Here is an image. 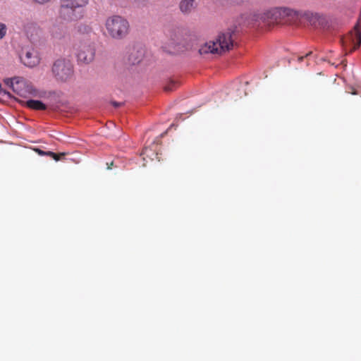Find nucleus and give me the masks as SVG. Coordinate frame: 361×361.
<instances>
[{"mask_svg":"<svg viewBox=\"0 0 361 361\" xmlns=\"http://www.w3.org/2000/svg\"><path fill=\"white\" fill-rule=\"evenodd\" d=\"M23 30L29 39L35 42L43 36V29L35 21L27 19L23 24Z\"/></svg>","mask_w":361,"mask_h":361,"instance_id":"nucleus-7","label":"nucleus"},{"mask_svg":"<svg viewBox=\"0 0 361 361\" xmlns=\"http://www.w3.org/2000/svg\"><path fill=\"white\" fill-rule=\"evenodd\" d=\"M350 38L354 43V49L359 47L361 44V32L358 25H356L354 30L350 32Z\"/></svg>","mask_w":361,"mask_h":361,"instance_id":"nucleus-11","label":"nucleus"},{"mask_svg":"<svg viewBox=\"0 0 361 361\" xmlns=\"http://www.w3.org/2000/svg\"><path fill=\"white\" fill-rule=\"evenodd\" d=\"M95 49L93 45L88 42H80L77 48V59L80 63L88 64L94 58Z\"/></svg>","mask_w":361,"mask_h":361,"instance_id":"nucleus-6","label":"nucleus"},{"mask_svg":"<svg viewBox=\"0 0 361 361\" xmlns=\"http://www.w3.org/2000/svg\"><path fill=\"white\" fill-rule=\"evenodd\" d=\"M305 56H301L298 59L299 61H302Z\"/></svg>","mask_w":361,"mask_h":361,"instance_id":"nucleus-22","label":"nucleus"},{"mask_svg":"<svg viewBox=\"0 0 361 361\" xmlns=\"http://www.w3.org/2000/svg\"><path fill=\"white\" fill-rule=\"evenodd\" d=\"M8 82H11V83L13 85V81H12V80H11L8 79Z\"/></svg>","mask_w":361,"mask_h":361,"instance_id":"nucleus-23","label":"nucleus"},{"mask_svg":"<svg viewBox=\"0 0 361 361\" xmlns=\"http://www.w3.org/2000/svg\"><path fill=\"white\" fill-rule=\"evenodd\" d=\"M178 87V83L174 80H170L165 86L164 90L166 92L173 91Z\"/></svg>","mask_w":361,"mask_h":361,"instance_id":"nucleus-13","label":"nucleus"},{"mask_svg":"<svg viewBox=\"0 0 361 361\" xmlns=\"http://www.w3.org/2000/svg\"><path fill=\"white\" fill-rule=\"evenodd\" d=\"M107 165H108L107 169H111V166H113V162H111L110 164H107Z\"/></svg>","mask_w":361,"mask_h":361,"instance_id":"nucleus-20","label":"nucleus"},{"mask_svg":"<svg viewBox=\"0 0 361 361\" xmlns=\"http://www.w3.org/2000/svg\"><path fill=\"white\" fill-rule=\"evenodd\" d=\"M90 0H60L59 17L67 22L76 21L83 16V10Z\"/></svg>","mask_w":361,"mask_h":361,"instance_id":"nucleus-2","label":"nucleus"},{"mask_svg":"<svg viewBox=\"0 0 361 361\" xmlns=\"http://www.w3.org/2000/svg\"><path fill=\"white\" fill-rule=\"evenodd\" d=\"M196 7L195 0H181L179 4V8L184 14L190 13Z\"/></svg>","mask_w":361,"mask_h":361,"instance_id":"nucleus-10","label":"nucleus"},{"mask_svg":"<svg viewBox=\"0 0 361 361\" xmlns=\"http://www.w3.org/2000/svg\"><path fill=\"white\" fill-rule=\"evenodd\" d=\"M297 12L289 8H275L264 13L261 19L267 23L287 22L289 18H294Z\"/></svg>","mask_w":361,"mask_h":361,"instance_id":"nucleus-5","label":"nucleus"},{"mask_svg":"<svg viewBox=\"0 0 361 361\" xmlns=\"http://www.w3.org/2000/svg\"><path fill=\"white\" fill-rule=\"evenodd\" d=\"M24 64L29 67L35 66L39 63V59L32 51H26L21 57Z\"/></svg>","mask_w":361,"mask_h":361,"instance_id":"nucleus-9","label":"nucleus"},{"mask_svg":"<svg viewBox=\"0 0 361 361\" xmlns=\"http://www.w3.org/2000/svg\"><path fill=\"white\" fill-rule=\"evenodd\" d=\"M54 78L59 82H67L73 75V65L71 60L60 58L56 60L51 68Z\"/></svg>","mask_w":361,"mask_h":361,"instance_id":"nucleus-4","label":"nucleus"},{"mask_svg":"<svg viewBox=\"0 0 361 361\" xmlns=\"http://www.w3.org/2000/svg\"><path fill=\"white\" fill-rule=\"evenodd\" d=\"M235 35V28L233 27L221 32L215 41H210L202 46L200 53L201 54L208 53L221 54L228 51L233 47Z\"/></svg>","mask_w":361,"mask_h":361,"instance_id":"nucleus-1","label":"nucleus"},{"mask_svg":"<svg viewBox=\"0 0 361 361\" xmlns=\"http://www.w3.org/2000/svg\"><path fill=\"white\" fill-rule=\"evenodd\" d=\"M104 27L106 35L114 39H123L130 32L128 20L119 15H112L106 18Z\"/></svg>","mask_w":361,"mask_h":361,"instance_id":"nucleus-3","label":"nucleus"},{"mask_svg":"<svg viewBox=\"0 0 361 361\" xmlns=\"http://www.w3.org/2000/svg\"><path fill=\"white\" fill-rule=\"evenodd\" d=\"M6 25L4 23L0 22V39H3L6 36Z\"/></svg>","mask_w":361,"mask_h":361,"instance_id":"nucleus-16","label":"nucleus"},{"mask_svg":"<svg viewBox=\"0 0 361 361\" xmlns=\"http://www.w3.org/2000/svg\"><path fill=\"white\" fill-rule=\"evenodd\" d=\"M36 4H47L49 1H51V0H32Z\"/></svg>","mask_w":361,"mask_h":361,"instance_id":"nucleus-17","label":"nucleus"},{"mask_svg":"<svg viewBox=\"0 0 361 361\" xmlns=\"http://www.w3.org/2000/svg\"><path fill=\"white\" fill-rule=\"evenodd\" d=\"M311 54H312V52H311V51H310V52H309V53H307V54L305 55V57L308 56H309V55H310Z\"/></svg>","mask_w":361,"mask_h":361,"instance_id":"nucleus-21","label":"nucleus"},{"mask_svg":"<svg viewBox=\"0 0 361 361\" xmlns=\"http://www.w3.org/2000/svg\"><path fill=\"white\" fill-rule=\"evenodd\" d=\"M26 106L34 110H45L47 106L39 100L30 99L26 102Z\"/></svg>","mask_w":361,"mask_h":361,"instance_id":"nucleus-12","label":"nucleus"},{"mask_svg":"<svg viewBox=\"0 0 361 361\" xmlns=\"http://www.w3.org/2000/svg\"><path fill=\"white\" fill-rule=\"evenodd\" d=\"M35 151L39 154V155H41V156H43V155H47V153H48V152H44V151H42V149H35Z\"/></svg>","mask_w":361,"mask_h":361,"instance_id":"nucleus-18","label":"nucleus"},{"mask_svg":"<svg viewBox=\"0 0 361 361\" xmlns=\"http://www.w3.org/2000/svg\"><path fill=\"white\" fill-rule=\"evenodd\" d=\"M50 36L54 39H60L65 35L64 27L62 25L54 23L49 29Z\"/></svg>","mask_w":361,"mask_h":361,"instance_id":"nucleus-8","label":"nucleus"},{"mask_svg":"<svg viewBox=\"0 0 361 361\" xmlns=\"http://www.w3.org/2000/svg\"><path fill=\"white\" fill-rule=\"evenodd\" d=\"M137 55L135 58H133V53H131L129 56V61L133 65L140 63L142 56V54L141 52L137 51Z\"/></svg>","mask_w":361,"mask_h":361,"instance_id":"nucleus-14","label":"nucleus"},{"mask_svg":"<svg viewBox=\"0 0 361 361\" xmlns=\"http://www.w3.org/2000/svg\"><path fill=\"white\" fill-rule=\"evenodd\" d=\"M112 104H113L115 107H116V108H118V107L121 106V103H118V102H112Z\"/></svg>","mask_w":361,"mask_h":361,"instance_id":"nucleus-19","label":"nucleus"},{"mask_svg":"<svg viewBox=\"0 0 361 361\" xmlns=\"http://www.w3.org/2000/svg\"><path fill=\"white\" fill-rule=\"evenodd\" d=\"M66 154V153H65V152L56 154L51 151H48V153H47V156H49V157L53 158L56 161H59L61 159V158L62 157H64Z\"/></svg>","mask_w":361,"mask_h":361,"instance_id":"nucleus-15","label":"nucleus"}]
</instances>
